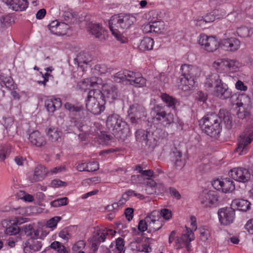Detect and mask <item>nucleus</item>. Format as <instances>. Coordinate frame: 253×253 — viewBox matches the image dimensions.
I'll list each match as a JSON object with an SVG mask.
<instances>
[{
	"mask_svg": "<svg viewBox=\"0 0 253 253\" xmlns=\"http://www.w3.org/2000/svg\"><path fill=\"white\" fill-rule=\"evenodd\" d=\"M231 207L237 208V210L246 212L251 209V203L247 200L236 199L232 201Z\"/></svg>",
	"mask_w": 253,
	"mask_h": 253,
	"instance_id": "21",
	"label": "nucleus"
},
{
	"mask_svg": "<svg viewBox=\"0 0 253 253\" xmlns=\"http://www.w3.org/2000/svg\"><path fill=\"white\" fill-rule=\"evenodd\" d=\"M159 212V216L161 215L166 220H169L172 216V213L170 210L167 209H162Z\"/></svg>",
	"mask_w": 253,
	"mask_h": 253,
	"instance_id": "56",
	"label": "nucleus"
},
{
	"mask_svg": "<svg viewBox=\"0 0 253 253\" xmlns=\"http://www.w3.org/2000/svg\"><path fill=\"white\" fill-rule=\"evenodd\" d=\"M196 98L198 101L205 103L207 100L208 95L206 93L202 91H199L197 93Z\"/></svg>",
	"mask_w": 253,
	"mask_h": 253,
	"instance_id": "60",
	"label": "nucleus"
},
{
	"mask_svg": "<svg viewBox=\"0 0 253 253\" xmlns=\"http://www.w3.org/2000/svg\"><path fill=\"white\" fill-rule=\"evenodd\" d=\"M194 240V234L190 229H186V233L182 235L180 238L176 240V243L178 248H185L187 252L192 251L190 242Z\"/></svg>",
	"mask_w": 253,
	"mask_h": 253,
	"instance_id": "13",
	"label": "nucleus"
},
{
	"mask_svg": "<svg viewBox=\"0 0 253 253\" xmlns=\"http://www.w3.org/2000/svg\"><path fill=\"white\" fill-rule=\"evenodd\" d=\"M60 219V217L55 216L47 221L46 226L48 228H55Z\"/></svg>",
	"mask_w": 253,
	"mask_h": 253,
	"instance_id": "57",
	"label": "nucleus"
},
{
	"mask_svg": "<svg viewBox=\"0 0 253 253\" xmlns=\"http://www.w3.org/2000/svg\"><path fill=\"white\" fill-rule=\"evenodd\" d=\"M182 153L175 148L172 152L171 158L176 167H181L182 165Z\"/></svg>",
	"mask_w": 253,
	"mask_h": 253,
	"instance_id": "43",
	"label": "nucleus"
},
{
	"mask_svg": "<svg viewBox=\"0 0 253 253\" xmlns=\"http://www.w3.org/2000/svg\"><path fill=\"white\" fill-rule=\"evenodd\" d=\"M154 33H160L164 29V24L163 21H154L152 23Z\"/></svg>",
	"mask_w": 253,
	"mask_h": 253,
	"instance_id": "51",
	"label": "nucleus"
},
{
	"mask_svg": "<svg viewBox=\"0 0 253 253\" xmlns=\"http://www.w3.org/2000/svg\"><path fill=\"white\" fill-rule=\"evenodd\" d=\"M161 98L168 107L171 108L172 109H175V105L177 103V100L175 98L167 93H162L161 94Z\"/></svg>",
	"mask_w": 253,
	"mask_h": 253,
	"instance_id": "37",
	"label": "nucleus"
},
{
	"mask_svg": "<svg viewBox=\"0 0 253 253\" xmlns=\"http://www.w3.org/2000/svg\"><path fill=\"white\" fill-rule=\"evenodd\" d=\"M64 107L70 113L73 114L79 113L84 110L83 106H75L69 102L66 103L64 105Z\"/></svg>",
	"mask_w": 253,
	"mask_h": 253,
	"instance_id": "46",
	"label": "nucleus"
},
{
	"mask_svg": "<svg viewBox=\"0 0 253 253\" xmlns=\"http://www.w3.org/2000/svg\"><path fill=\"white\" fill-rule=\"evenodd\" d=\"M180 72L181 76L180 82L181 84L187 86L186 89L193 87L195 84L196 80L200 76L201 70L196 66L183 64L181 66Z\"/></svg>",
	"mask_w": 253,
	"mask_h": 253,
	"instance_id": "4",
	"label": "nucleus"
},
{
	"mask_svg": "<svg viewBox=\"0 0 253 253\" xmlns=\"http://www.w3.org/2000/svg\"><path fill=\"white\" fill-rule=\"evenodd\" d=\"M213 12L214 16L216 17V19H218L225 16L227 14V11L226 7H225L224 5H222L213 10Z\"/></svg>",
	"mask_w": 253,
	"mask_h": 253,
	"instance_id": "49",
	"label": "nucleus"
},
{
	"mask_svg": "<svg viewBox=\"0 0 253 253\" xmlns=\"http://www.w3.org/2000/svg\"><path fill=\"white\" fill-rule=\"evenodd\" d=\"M116 233L115 231L112 229H99L97 230L96 233V250H97V246L100 244L101 242H103L106 239V237L108 235L109 233L112 232Z\"/></svg>",
	"mask_w": 253,
	"mask_h": 253,
	"instance_id": "31",
	"label": "nucleus"
},
{
	"mask_svg": "<svg viewBox=\"0 0 253 253\" xmlns=\"http://www.w3.org/2000/svg\"><path fill=\"white\" fill-rule=\"evenodd\" d=\"M11 152V146L9 144L0 145V161H4Z\"/></svg>",
	"mask_w": 253,
	"mask_h": 253,
	"instance_id": "39",
	"label": "nucleus"
},
{
	"mask_svg": "<svg viewBox=\"0 0 253 253\" xmlns=\"http://www.w3.org/2000/svg\"><path fill=\"white\" fill-rule=\"evenodd\" d=\"M213 94L215 96L221 100H227L236 96V94L232 93L231 89L229 88L227 84L223 82L214 87Z\"/></svg>",
	"mask_w": 253,
	"mask_h": 253,
	"instance_id": "10",
	"label": "nucleus"
},
{
	"mask_svg": "<svg viewBox=\"0 0 253 253\" xmlns=\"http://www.w3.org/2000/svg\"><path fill=\"white\" fill-rule=\"evenodd\" d=\"M217 214L220 224L227 226L234 222L235 210L232 207H224L218 210Z\"/></svg>",
	"mask_w": 253,
	"mask_h": 253,
	"instance_id": "8",
	"label": "nucleus"
},
{
	"mask_svg": "<svg viewBox=\"0 0 253 253\" xmlns=\"http://www.w3.org/2000/svg\"><path fill=\"white\" fill-rule=\"evenodd\" d=\"M149 214H148L144 219L139 221L138 225V229L140 231L143 232L146 230L148 231V223L149 222Z\"/></svg>",
	"mask_w": 253,
	"mask_h": 253,
	"instance_id": "47",
	"label": "nucleus"
},
{
	"mask_svg": "<svg viewBox=\"0 0 253 253\" xmlns=\"http://www.w3.org/2000/svg\"><path fill=\"white\" fill-rule=\"evenodd\" d=\"M28 140L31 145L42 147L46 144L44 136L38 130H34L29 133Z\"/></svg>",
	"mask_w": 253,
	"mask_h": 253,
	"instance_id": "15",
	"label": "nucleus"
},
{
	"mask_svg": "<svg viewBox=\"0 0 253 253\" xmlns=\"http://www.w3.org/2000/svg\"><path fill=\"white\" fill-rule=\"evenodd\" d=\"M68 29V26L66 24L58 22L57 29L54 31V35H61L64 34Z\"/></svg>",
	"mask_w": 253,
	"mask_h": 253,
	"instance_id": "52",
	"label": "nucleus"
},
{
	"mask_svg": "<svg viewBox=\"0 0 253 253\" xmlns=\"http://www.w3.org/2000/svg\"><path fill=\"white\" fill-rule=\"evenodd\" d=\"M125 241L124 239L122 238H118L116 240V245L115 249L113 251L115 253H116L117 251L118 252L125 253V250H124Z\"/></svg>",
	"mask_w": 253,
	"mask_h": 253,
	"instance_id": "48",
	"label": "nucleus"
},
{
	"mask_svg": "<svg viewBox=\"0 0 253 253\" xmlns=\"http://www.w3.org/2000/svg\"><path fill=\"white\" fill-rule=\"evenodd\" d=\"M239 109L237 115L239 118L243 119L250 115V111L249 107H238Z\"/></svg>",
	"mask_w": 253,
	"mask_h": 253,
	"instance_id": "50",
	"label": "nucleus"
},
{
	"mask_svg": "<svg viewBox=\"0 0 253 253\" xmlns=\"http://www.w3.org/2000/svg\"><path fill=\"white\" fill-rule=\"evenodd\" d=\"M213 66L218 72L220 68H226V70L235 71L238 67L237 62L235 60H223L220 62H214Z\"/></svg>",
	"mask_w": 253,
	"mask_h": 253,
	"instance_id": "19",
	"label": "nucleus"
},
{
	"mask_svg": "<svg viewBox=\"0 0 253 253\" xmlns=\"http://www.w3.org/2000/svg\"><path fill=\"white\" fill-rule=\"evenodd\" d=\"M67 200L68 199L66 197L59 198L52 201L50 203V205L51 206L53 207H58L60 206H65L67 204Z\"/></svg>",
	"mask_w": 253,
	"mask_h": 253,
	"instance_id": "54",
	"label": "nucleus"
},
{
	"mask_svg": "<svg viewBox=\"0 0 253 253\" xmlns=\"http://www.w3.org/2000/svg\"><path fill=\"white\" fill-rule=\"evenodd\" d=\"M210 236V231L208 230L203 229L200 232V240L203 242L207 241Z\"/></svg>",
	"mask_w": 253,
	"mask_h": 253,
	"instance_id": "63",
	"label": "nucleus"
},
{
	"mask_svg": "<svg viewBox=\"0 0 253 253\" xmlns=\"http://www.w3.org/2000/svg\"><path fill=\"white\" fill-rule=\"evenodd\" d=\"M199 200L203 207H210L218 201V197L213 191L202 192L199 196Z\"/></svg>",
	"mask_w": 253,
	"mask_h": 253,
	"instance_id": "16",
	"label": "nucleus"
},
{
	"mask_svg": "<svg viewBox=\"0 0 253 253\" xmlns=\"http://www.w3.org/2000/svg\"><path fill=\"white\" fill-rule=\"evenodd\" d=\"M236 33L241 38H246L250 36L253 33V29H249L246 26H241L237 29Z\"/></svg>",
	"mask_w": 253,
	"mask_h": 253,
	"instance_id": "40",
	"label": "nucleus"
},
{
	"mask_svg": "<svg viewBox=\"0 0 253 253\" xmlns=\"http://www.w3.org/2000/svg\"><path fill=\"white\" fill-rule=\"evenodd\" d=\"M199 43L208 52H213L219 47V42L214 37L201 34L198 40Z\"/></svg>",
	"mask_w": 253,
	"mask_h": 253,
	"instance_id": "9",
	"label": "nucleus"
},
{
	"mask_svg": "<svg viewBox=\"0 0 253 253\" xmlns=\"http://www.w3.org/2000/svg\"><path fill=\"white\" fill-rule=\"evenodd\" d=\"M106 126L117 137L121 139L126 136L128 131L126 123L117 114H112L107 118Z\"/></svg>",
	"mask_w": 253,
	"mask_h": 253,
	"instance_id": "3",
	"label": "nucleus"
},
{
	"mask_svg": "<svg viewBox=\"0 0 253 253\" xmlns=\"http://www.w3.org/2000/svg\"><path fill=\"white\" fill-rule=\"evenodd\" d=\"M128 82L135 87H140L146 85V80L140 74L134 73L133 77H129Z\"/></svg>",
	"mask_w": 253,
	"mask_h": 253,
	"instance_id": "23",
	"label": "nucleus"
},
{
	"mask_svg": "<svg viewBox=\"0 0 253 253\" xmlns=\"http://www.w3.org/2000/svg\"><path fill=\"white\" fill-rule=\"evenodd\" d=\"M26 233L27 235H29L31 236V239H36L37 240L38 237L39 236V231L38 230H35L33 229V226L29 225L28 227H25Z\"/></svg>",
	"mask_w": 253,
	"mask_h": 253,
	"instance_id": "53",
	"label": "nucleus"
},
{
	"mask_svg": "<svg viewBox=\"0 0 253 253\" xmlns=\"http://www.w3.org/2000/svg\"><path fill=\"white\" fill-rule=\"evenodd\" d=\"M96 139L99 144L110 145L112 142L113 137L104 131H100L99 133L97 132V136L96 135Z\"/></svg>",
	"mask_w": 253,
	"mask_h": 253,
	"instance_id": "28",
	"label": "nucleus"
},
{
	"mask_svg": "<svg viewBox=\"0 0 253 253\" xmlns=\"http://www.w3.org/2000/svg\"><path fill=\"white\" fill-rule=\"evenodd\" d=\"M216 19V17L212 11V13L208 14L204 17H202L201 19H199L197 22V25L201 27L205 26L204 25L207 23L213 22Z\"/></svg>",
	"mask_w": 253,
	"mask_h": 253,
	"instance_id": "36",
	"label": "nucleus"
},
{
	"mask_svg": "<svg viewBox=\"0 0 253 253\" xmlns=\"http://www.w3.org/2000/svg\"><path fill=\"white\" fill-rule=\"evenodd\" d=\"M62 105L60 98H52L47 99L45 102V106L48 112L53 113L56 109H59Z\"/></svg>",
	"mask_w": 253,
	"mask_h": 253,
	"instance_id": "22",
	"label": "nucleus"
},
{
	"mask_svg": "<svg viewBox=\"0 0 253 253\" xmlns=\"http://www.w3.org/2000/svg\"><path fill=\"white\" fill-rule=\"evenodd\" d=\"M146 183L145 191L147 194L151 195L156 193V182L153 179L147 178Z\"/></svg>",
	"mask_w": 253,
	"mask_h": 253,
	"instance_id": "38",
	"label": "nucleus"
},
{
	"mask_svg": "<svg viewBox=\"0 0 253 253\" xmlns=\"http://www.w3.org/2000/svg\"><path fill=\"white\" fill-rule=\"evenodd\" d=\"M229 174L235 180L243 183L248 182L251 178V173L248 169L243 168H236L231 169Z\"/></svg>",
	"mask_w": 253,
	"mask_h": 253,
	"instance_id": "11",
	"label": "nucleus"
},
{
	"mask_svg": "<svg viewBox=\"0 0 253 253\" xmlns=\"http://www.w3.org/2000/svg\"><path fill=\"white\" fill-rule=\"evenodd\" d=\"M142 145L145 146L147 149L152 150L156 146L157 141L152 135L150 133L143 142Z\"/></svg>",
	"mask_w": 253,
	"mask_h": 253,
	"instance_id": "42",
	"label": "nucleus"
},
{
	"mask_svg": "<svg viewBox=\"0 0 253 253\" xmlns=\"http://www.w3.org/2000/svg\"><path fill=\"white\" fill-rule=\"evenodd\" d=\"M42 246L41 241H38L36 239H30L24 250L26 251L28 249H30L33 252H37L41 250Z\"/></svg>",
	"mask_w": 253,
	"mask_h": 253,
	"instance_id": "33",
	"label": "nucleus"
},
{
	"mask_svg": "<svg viewBox=\"0 0 253 253\" xmlns=\"http://www.w3.org/2000/svg\"><path fill=\"white\" fill-rule=\"evenodd\" d=\"M96 88V93L97 96L96 97V99L98 101V108L99 111L96 112V115H99L104 111L106 104L105 96L107 97L115 99L117 97L118 88L116 85L113 84H105L102 85L101 87V90L98 89V92Z\"/></svg>",
	"mask_w": 253,
	"mask_h": 253,
	"instance_id": "5",
	"label": "nucleus"
},
{
	"mask_svg": "<svg viewBox=\"0 0 253 253\" xmlns=\"http://www.w3.org/2000/svg\"><path fill=\"white\" fill-rule=\"evenodd\" d=\"M223 121L226 128L229 129L232 126V118L230 113L220 110L219 114L211 113L205 115L199 121V125L203 131L211 137H216L222 129Z\"/></svg>",
	"mask_w": 253,
	"mask_h": 253,
	"instance_id": "1",
	"label": "nucleus"
},
{
	"mask_svg": "<svg viewBox=\"0 0 253 253\" xmlns=\"http://www.w3.org/2000/svg\"><path fill=\"white\" fill-rule=\"evenodd\" d=\"M150 133V132L146 130L142 129L137 130L135 132V137L136 141L139 142H141L143 144V142L145 139L147 138V137H148Z\"/></svg>",
	"mask_w": 253,
	"mask_h": 253,
	"instance_id": "45",
	"label": "nucleus"
},
{
	"mask_svg": "<svg viewBox=\"0 0 253 253\" xmlns=\"http://www.w3.org/2000/svg\"><path fill=\"white\" fill-rule=\"evenodd\" d=\"M85 101L87 110L93 113L95 104V89L94 88L89 90Z\"/></svg>",
	"mask_w": 253,
	"mask_h": 253,
	"instance_id": "30",
	"label": "nucleus"
},
{
	"mask_svg": "<svg viewBox=\"0 0 253 253\" xmlns=\"http://www.w3.org/2000/svg\"><path fill=\"white\" fill-rule=\"evenodd\" d=\"M245 228L250 234H253V218L247 221Z\"/></svg>",
	"mask_w": 253,
	"mask_h": 253,
	"instance_id": "64",
	"label": "nucleus"
},
{
	"mask_svg": "<svg viewBox=\"0 0 253 253\" xmlns=\"http://www.w3.org/2000/svg\"><path fill=\"white\" fill-rule=\"evenodd\" d=\"M149 222L148 232H154L160 229L164 225V221L159 217V212L154 211L149 214Z\"/></svg>",
	"mask_w": 253,
	"mask_h": 253,
	"instance_id": "12",
	"label": "nucleus"
},
{
	"mask_svg": "<svg viewBox=\"0 0 253 253\" xmlns=\"http://www.w3.org/2000/svg\"><path fill=\"white\" fill-rule=\"evenodd\" d=\"M146 116L145 109L141 104L135 103L130 106L128 116L131 124L134 126L140 124L142 118Z\"/></svg>",
	"mask_w": 253,
	"mask_h": 253,
	"instance_id": "7",
	"label": "nucleus"
},
{
	"mask_svg": "<svg viewBox=\"0 0 253 253\" xmlns=\"http://www.w3.org/2000/svg\"><path fill=\"white\" fill-rule=\"evenodd\" d=\"M108 36L107 31L104 29L101 25L96 24V39L100 42H104L106 40Z\"/></svg>",
	"mask_w": 253,
	"mask_h": 253,
	"instance_id": "32",
	"label": "nucleus"
},
{
	"mask_svg": "<svg viewBox=\"0 0 253 253\" xmlns=\"http://www.w3.org/2000/svg\"><path fill=\"white\" fill-rule=\"evenodd\" d=\"M21 222L17 218L16 220H11L9 221L7 224V227L5 230V233L9 235H16L20 231V228L17 226V224H21Z\"/></svg>",
	"mask_w": 253,
	"mask_h": 253,
	"instance_id": "25",
	"label": "nucleus"
},
{
	"mask_svg": "<svg viewBox=\"0 0 253 253\" xmlns=\"http://www.w3.org/2000/svg\"><path fill=\"white\" fill-rule=\"evenodd\" d=\"M0 84L1 86H5L9 89H13L15 87L13 80L11 78H5L4 80L0 82Z\"/></svg>",
	"mask_w": 253,
	"mask_h": 253,
	"instance_id": "55",
	"label": "nucleus"
},
{
	"mask_svg": "<svg viewBox=\"0 0 253 253\" xmlns=\"http://www.w3.org/2000/svg\"><path fill=\"white\" fill-rule=\"evenodd\" d=\"M154 40L150 37H144L141 41L139 48L142 50H150L153 49Z\"/></svg>",
	"mask_w": 253,
	"mask_h": 253,
	"instance_id": "34",
	"label": "nucleus"
},
{
	"mask_svg": "<svg viewBox=\"0 0 253 253\" xmlns=\"http://www.w3.org/2000/svg\"><path fill=\"white\" fill-rule=\"evenodd\" d=\"M6 3L9 8L15 11H24L28 6L27 0H7Z\"/></svg>",
	"mask_w": 253,
	"mask_h": 253,
	"instance_id": "20",
	"label": "nucleus"
},
{
	"mask_svg": "<svg viewBox=\"0 0 253 253\" xmlns=\"http://www.w3.org/2000/svg\"><path fill=\"white\" fill-rule=\"evenodd\" d=\"M253 140V133H250L246 137L241 136L238 141V146L235 151L239 152V155H243L247 153L248 151V145L251 143Z\"/></svg>",
	"mask_w": 253,
	"mask_h": 253,
	"instance_id": "17",
	"label": "nucleus"
},
{
	"mask_svg": "<svg viewBox=\"0 0 253 253\" xmlns=\"http://www.w3.org/2000/svg\"><path fill=\"white\" fill-rule=\"evenodd\" d=\"M222 82L219 75L217 73H212L207 79L206 86L209 88L216 87Z\"/></svg>",
	"mask_w": 253,
	"mask_h": 253,
	"instance_id": "27",
	"label": "nucleus"
},
{
	"mask_svg": "<svg viewBox=\"0 0 253 253\" xmlns=\"http://www.w3.org/2000/svg\"><path fill=\"white\" fill-rule=\"evenodd\" d=\"M48 173L46 169L42 165H38L34 170V173L29 176V180L32 182L42 181Z\"/></svg>",
	"mask_w": 253,
	"mask_h": 253,
	"instance_id": "18",
	"label": "nucleus"
},
{
	"mask_svg": "<svg viewBox=\"0 0 253 253\" xmlns=\"http://www.w3.org/2000/svg\"><path fill=\"white\" fill-rule=\"evenodd\" d=\"M133 75L134 72L124 70L117 73L113 76V77L115 82L118 83H124L128 82V79H129V77H133Z\"/></svg>",
	"mask_w": 253,
	"mask_h": 253,
	"instance_id": "26",
	"label": "nucleus"
},
{
	"mask_svg": "<svg viewBox=\"0 0 253 253\" xmlns=\"http://www.w3.org/2000/svg\"><path fill=\"white\" fill-rule=\"evenodd\" d=\"M90 83V79H86L83 81L79 82L78 83L77 86L78 87L82 90H84V91L87 90V84H89Z\"/></svg>",
	"mask_w": 253,
	"mask_h": 253,
	"instance_id": "59",
	"label": "nucleus"
},
{
	"mask_svg": "<svg viewBox=\"0 0 253 253\" xmlns=\"http://www.w3.org/2000/svg\"><path fill=\"white\" fill-rule=\"evenodd\" d=\"M222 44L227 50L233 51L240 47V41L235 38H231L224 40Z\"/></svg>",
	"mask_w": 253,
	"mask_h": 253,
	"instance_id": "24",
	"label": "nucleus"
},
{
	"mask_svg": "<svg viewBox=\"0 0 253 253\" xmlns=\"http://www.w3.org/2000/svg\"><path fill=\"white\" fill-rule=\"evenodd\" d=\"M77 169L80 171H87L94 172L95 171L94 162L79 164L77 166Z\"/></svg>",
	"mask_w": 253,
	"mask_h": 253,
	"instance_id": "41",
	"label": "nucleus"
},
{
	"mask_svg": "<svg viewBox=\"0 0 253 253\" xmlns=\"http://www.w3.org/2000/svg\"><path fill=\"white\" fill-rule=\"evenodd\" d=\"M90 19V16H87L85 17V20L87 21L86 29L88 32L93 35L95 32V26L94 24L91 22L88 23V21H89Z\"/></svg>",
	"mask_w": 253,
	"mask_h": 253,
	"instance_id": "58",
	"label": "nucleus"
},
{
	"mask_svg": "<svg viewBox=\"0 0 253 253\" xmlns=\"http://www.w3.org/2000/svg\"><path fill=\"white\" fill-rule=\"evenodd\" d=\"M48 139L52 142H55L60 137V133L55 128H49L47 132Z\"/></svg>",
	"mask_w": 253,
	"mask_h": 253,
	"instance_id": "44",
	"label": "nucleus"
},
{
	"mask_svg": "<svg viewBox=\"0 0 253 253\" xmlns=\"http://www.w3.org/2000/svg\"><path fill=\"white\" fill-rule=\"evenodd\" d=\"M169 192L170 196L177 200L181 198V195L179 192L174 187H169Z\"/></svg>",
	"mask_w": 253,
	"mask_h": 253,
	"instance_id": "61",
	"label": "nucleus"
},
{
	"mask_svg": "<svg viewBox=\"0 0 253 253\" xmlns=\"http://www.w3.org/2000/svg\"><path fill=\"white\" fill-rule=\"evenodd\" d=\"M136 21V18L130 14L120 13L112 16L109 20V26L112 35L121 43L126 42V38L122 33L129 29Z\"/></svg>",
	"mask_w": 253,
	"mask_h": 253,
	"instance_id": "2",
	"label": "nucleus"
},
{
	"mask_svg": "<svg viewBox=\"0 0 253 253\" xmlns=\"http://www.w3.org/2000/svg\"><path fill=\"white\" fill-rule=\"evenodd\" d=\"M215 189L221 191L223 193H228L235 189L234 182L230 178H226L221 180H214L212 183Z\"/></svg>",
	"mask_w": 253,
	"mask_h": 253,
	"instance_id": "14",
	"label": "nucleus"
},
{
	"mask_svg": "<svg viewBox=\"0 0 253 253\" xmlns=\"http://www.w3.org/2000/svg\"><path fill=\"white\" fill-rule=\"evenodd\" d=\"M92 58L88 53H80L77 56L75 60L77 62L78 65L81 67H84V65H88L92 61Z\"/></svg>",
	"mask_w": 253,
	"mask_h": 253,
	"instance_id": "29",
	"label": "nucleus"
},
{
	"mask_svg": "<svg viewBox=\"0 0 253 253\" xmlns=\"http://www.w3.org/2000/svg\"><path fill=\"white\" fill-rule=\"evenodd\" d=\"M236 96L237 100L236 104L237 107H249L251 103V99L248 95L246 94L242 93Z\"/></svg>",
	"mask_w": 253,
	"mask_h": 253,
	"instance_id": "35",
	"label": "nucleus"
},
{
	"mask_svg": "<svg viewBox=\"0 0 253 253\" xmlns=\"http://www.w3.org/2000/svg\"><path fill=\"white\" fill-rule=\"evenodd\" d=\"M108 68L105 64H97L96 65V72L97 71L98 74L102 75L107 73Z\"/></svg>",
	"mask_w": 253,
	"mask_h": 253,
	"instance_id": "62",
	"label": "nucleus"
},
{
	"mask_svg": "<svg viewBox=\"0 0 253 253\" xmlns=\"http://www.w3.org/2000/svg\"><path fill=\"white\" fill-rule=\"evenodd\" d=\"M153 119L162 126L167 127L174 122L173 115L167 113L163 107L156 105L153 109Z\"/></svg>",
	"mask_w": 253,
	"mask_h": 253,
	"instance_id": "6",
	"label": "nucleus"
}]
</instances>
